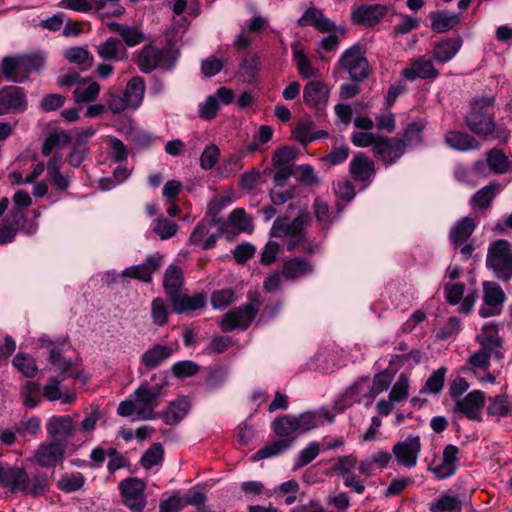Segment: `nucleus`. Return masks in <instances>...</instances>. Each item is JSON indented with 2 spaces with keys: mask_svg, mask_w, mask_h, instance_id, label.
Returning <instances> with one entry per match:
<instances>
[{
  "mask_svg": "<svg viewBox=\"0 0 512 512\" xmlns=\"http://www.w3.org/2000/svg\"><path fill=\"white\" fill-rule=\"evenodd\" d=\"M493 103L494 100L490 97L475 99L471 104L470 112L465 117V123L473 133L479 136H492L494 139L506 143L510 132L506 128L496 125L491 112Z\"/></svg>",
  "mask_w": 512,
  "mask_h": 512,
  "instance_id": "1",
  "label": "nucleus"
},
{
  "mask_svg": "<svg viewBox=\"0 0 512 512\" xmlns=\"http://www.w3.org/2000/svg\"><path fill=\"white\" fill-rule=\"evenodd\" d=\"M151 382L143 381L134 391V398L138 405V420H151L157 417L155 410L165 396L164 388L168 382L166 377L154 374Z\"/></svg>",
  "mask_w": 512,
  "mask_h": 512,
  "instance_id": "2",
  "label": "nucleus"
},
{
  "mask_svg": "<svg viewBox=\"0 0 512 512\" xmlns=\"http://www.w3.org/2000/svg\"><path fill=\"white\" fill-rule=\"evenodd\" d=\"M49 480L46 473L37 472L32 478L20 467H6L4 487L12 493L22 492L32 496L43 494L48 488Z\"/></svg>",
  "mask_w": 512,
  "mask_h": 512,
  "instance_id": "3",
  "label": "nucleus"
},
{
  "mask_svg": "<svg viewBox=\"0 0 512 512\" xmlns=\"http://www.w3.org/2000/svg\"><path fill=\"white\" fill-rule=\"evenodd\" d=\"M338 67L349 75L352 82L360 83L367 79L371 69L365 46L356 43L345 49L338 60Z\"/></svg>",
  "mask_w": 512,
  "mask_h": 512,
  "instance_id": "4",
  "label": "nucleus"
},
{
  "mask_svg": "<svg viewBox=\"0 0 512 512\" xmlns=\"http://www.w3.org/2000/svg\"><path fill=\"white\" fill-rule=\"evenodd\" d=\"M309 222L308 216H298L294 219L287 217L277 218L272 225L270 235L272 237L285 238L287 250L293 251L306 243L304 227Z\"/></svg>",
  "mask_w": 512,
  "mask_h": 512,
  "instance_id": "5",
  "label": "nucleus"
},
{
  "mask_svg": "<svg viewBox=\"0 0 512 512\" xmlns=\"http://www.w3.org/2000/svg\"><path fill=\"white\" fill-rule=\"evenodd\" d=\"M486 266L499 280L508 282L512 279V249L507 240L499 239L489 246Z\"/></svg>",
  "mask_w": 512,
  "mask_h": 512,
  "instance_id": "6",
  "label": "nucleus"
},
{
  "mask_svg": "<svg viewBox=\"0 0 512 512\" xmlns=\"http://www.w3.org/2000/svg\"><path fill=\"white\" fill-rule=\"evenodd\" d=\"M260 309V301L257 297L248 303L235 307L228 311L220 320L219 327L223 332L234 330H246L256 318Z\"/></svg>",
  "mask_w": 512,
  "mask_h": 512,
  "instance_id": "7",
  "label": "nucleus"
},
{
  "mask_svg": "<svg viewBox=\"0 0 512 512\" xmlns=\"http://www.w3.org/2000/svg\"><path fill=\"white\" fill-rule=\"evenodd\" d=\"M136 64L142 73H150L157 68L171 70L175 65V58L169 49L147 44L139 51Z\"/></svg>",
  "mask_w": 512,
  "mask_h": 512,
  "instance_id": "8",
  "label": "nucleus"
},
{
  "mask_svg": "<svg viewBox=\"0 0 512 512\" xmlns=\"http://www.w3.org/2000/svg\"><path fill=\"white\" fill-rule=\"evenodd\" d=\"M145 487V483L137 478H127L120 482L123 503L132 512H142L146 507Z\"/></svg>",
  "mask_w": 512,
  "mask_h": 512,
  "instance_id": "9",
  "label": "nucleus"
},
{
  "mask_svg": "<svg viewBox=\"0 0 512 512\" xmlns=\"http://www.w3.org/2000/svg\"><path fill=\"white\" fill-rule=\"evenodd\" d=\"M48 437L65 445L77 437V424L70 415L52 416L46 424Z\"/></svg>",
  "mask_w": 512,
  "mask_h": 512,
  "instance_id": "10",
  "label": "nucleus"
},
{
  "mask_svg": "<svg viewBox=\"0 0 512 512\" xmlns=\"http://www.w3.org/2000/svg\"><path fill=\"white\" fill-rule=\"evenodd\" d=\"M506 295L501 286L496 282L483 283V304L479 314L483 318L499 315L502 311Z\"/></svg>",
  "mask_w": 512,
  "mask_h": 512,
  "instance_id": "11",
  "label": "nucleus"
},
{
  "mask_svg": "<svg viewBox=\"0 0 512 512\" xmlns=\"http://www.w3.org/2000/svg\"><path fill=\"white\" fill-rule=\"evenodd\" d=\"M65 453L66 445L63 442L44 441L34 451V460L43 468H51L63 461Z\"/></svg>",
  "mask_w": 512,
  "mask_h": 512,
  "instance_id": "12",
  "label": "nucleus"
},
{
  "mask_svg": "<svg viewBox=\"0 0 512 512\" xmlns=\"http://www.w3.org/2000/svg\"><path fill=\"white\" fill-rule=\"evenodd\" d=\"M297 24L300 27L312 26L320 33L338 32L341 36L346 33L344 28H338L332 20L323 14L321 9L315 6L307 8L297 20Z\"/></svg>",
  "mask_w": 512,
  "mask_h": 512,
  "instance_id": "13",
  "label": "nucleus"
},
{
  "mask_svg": "<svg viewBox=\"0 0 512 512\" xmlns=\"http://www.w3.org/2000/svg\"><path fill=\"white\" fill-rule=\"evenodd\" d=\"M485 398L484 392L473 390L455 401L454 412L467 417L469 420L481 421Z\"/></svg>",
  "mask_w": 512,
  "mask_h": 512,
  "instance_id": "14",
  "label": "nucleus"
},
{
  "mask_svg": "<svg viewBox=\"0 0 512 512\" xmlns=\"http://www.w3.org/2000/svg\"><path fill=\"white\" fill-rule=\"evenodd\" d=\"M421 440L419 436L409 435L405 440L396 443L392 452L399 465L406 468H413L421 451Z\"/></svg>",
  "mask_w": 512,
  "mask_h": 512,
  "instance_id": "15",
  "label": "nucleus"
},
{
  "mask_svg": "<svg viewBox=\"0 0 512 512\" xmlns=\"http://www.w3.org/2000/svg\"><path fill=\"white\" fill-rule=\"evenodd\" d=\"M401 75L407 81L433 80L439 76V71L434 66L432 59L423 55L411 59L408 66L402 70Z\"/></svg>",
  "mask_w": 512,
  "mask_h": 512,
  "instance_id": "16",
  "label": "nucleus"
},
{
  "mask_svg": "<svg viewBox=\"0 0 512 512\" xmlns=\"http://www.w3.org/2000/svg\"><path fill=\"white\" fill-rule=\"evenodd\" d=\"M405 143L399 137L387 138L381 136L372 151L386 165L394 164L405 153Z\"/></svg>",
  "mask_w": 512,
  "mask_h": 512,
  "instance_id": "17",
  "label": "nucleus"
},
{
  "mask_svg": "<svg viewBox=\"0 0 512 512\" xmlns=\"http://www.w3.org/2000/svg\"><path fill=\"white\" fill-rule=\"evenodd\" d=\"M330 96V87L319 80L309 81L303 89L304 103L318 112L325 110Z\"/></svg>",
  "mask_w": 512,
  "mask_h": 512,
  "instance_id": "18",
  "label": "nucleus"
},
{
  "mask_svg": "<svg viewBox=\"0 0 512 512\" xmlns=\"http://www.w3.org/2000/svg\"><path fill=\"white\" fill-rule=\"evenodd\" d=\"M26 107V95L22 88L8 86L0 90V115L23 112Z\"/></svg>",
  "mask_w": 512,
  "mask_h": 512,
  "instance_id": "19",
  "label": "nucleus"
},
{
  "mask_svg": "<svg viewBox=\"0 0 512 512\" xmlns=\"http://www.w3.org/2000/svg\"><path fill=\"white\" fill-rule=\"evenodd\" d=\"M459 448L455 445H446L443 449L441 461L431 465L428 471L432 472L437 479H446L453 476L457 470Z\"/></svg>",
  "mask_w": 512,
  "mask_h": 512,
  "instance_id": "20",
  "label": "nucleus"
},
{
  "mask_svg": "<svg viewBox=\"0 0 512 512\" xmlns=\"http://www.w3.org/2000/svg\"><path fill=\"white\" fill-rule=\"evenodd\" d=\"M162 265V255L154 253L148 255L145 262L134 265L122 271V276L138 279L150 283L152 275L157 272Z\"/></svg>",
  "mask_w": 512,
  "mask_h": 512,
  "instance_id": "21",
  "label": "nucleus"
},
{
  "mask_svg": "<svg viewBox=\"0 0 512 512\" xmlns=\"http://www.w3.org/2000/svg\"><path fill=\"white\" fill-rule=\"evenodd\" d=\"M388 9L382 4L361 5L351 13L354 23L371 27L378 24L387 14Z\"/></svg>",
  "mask_w": 512,
  "mask_h": 512,
  "instance_id": "22",
  "label": "nucleus"
},
{
  "mask_svg": "<svg viewBox=\"0 0 512 512\" xmlns=\"http://www.w3.org/2000/svg\"><path fill=\"white\" fill-rule=\"evenodd\" d=\"M315 271L313 262L305 257L296 256L287 259L282 265V276L286 280L295 281L312 275Z\"/></svg>",
  "mask_w": 512,
  "mask_h": 512,
  "instance_id": "23",
  "label": "nucleus"
},
{
  "mask_svg": "<svg viewBox=\"0 0 512 512\" xmlns=\"http://www.w3.org/2000/svg\"><path fill=\"white\" fill-rule=\"evenodd\" d=\"M351 177L358 182H370L375 175L374 161L363 153H357L349 164Z\"/></svg>",
  "mask_w": 512,
  "mask_h": 512,
  "instance_id": "24",
  "label": "nucleus"
},
{
  "mask_svg": "<svg viewBox=\"0 0 512 512\" xmlns=\"http://www.w3.org/2000/svg\"><path fill=\"white\" fill-rule=\"evenodd\" d=\"M476 341L479 343L481 348L494 353L495 357H502L499 351L502 346V341L499 337L498 326L495 323L491 322L484 324L481 331L476 336Z\"/></svg>",
  "mask_w": 512,
  "mask_h": 512,
  "instance_id": "25",
  "label": "nucleus"
},
{
  "mask_svg": "<svg viewBox=\"0 0 512 512\" xmlns=\"http://www.w3.org/2000/svg\"><path fill=\"white\" fill-rule=\"evenodd\" d=\"M169 301L173 307V310L177 314L190 313L199 309H203L206 306V298L201 293L188 296L180 292L177 296L171 298Z\"/></svg>",
  "mask_w": 512,
  "mask_h": 512,
  "instance_id": "26",
  "label": "nucleus"
},
{
  "mask_svg": "<svg viewBox=\"0 0 512 512\" xmlns=\"http://www.w3.org/2000/svg\"><path fill=\"white\" fill-rule=\"evenodd\" d=\"M445 143L457 151L479 150L480 142L472 135L460 131H448L444 137Z\"/></svg>",
  "mask_w": 512,
  "mask_h": 512,
  "instance_id": "27",
  "label": "nucleus"
},
{
  "mask_svg": "<svg viewBox=\"0 0 512 512\" xmlns=\"http://www.w3.org/2000/svg\"><path fill=\"white\" fill-rule=\"evenodd\" d=\"M96 52L105 61H122L127 57V51L121 41L109 37L96 47Z\"/></svg>",
  "mask_w": 512,
  "mask_h": 512,
  "instance_id": "28",
  "label": "nucleus"
},
{
  "mask_svg": "<svg viewBox=\"0 0 512 512\" xmlns=\"http://www.w3.org/2000/svg\"><path fill=\"white\" fill-rule=\"evenodd\" d=\"M174 353L171 345L155 344L145 351L141 356V363L147 369H154L160 366L165 360L170 358Z\"/></svg>",
  "mask_w": 512,
  "mask_h": 512,
  "instance_id": "29",
  "label": "nucleus"
},
{
  "mask_svg": "<svg viewBox=\"0 0 512 512\" xmlns=\"http://www.w3.org/2000/svg\"><path fill=\"white\" fill-rule=\"evenodd\" d=\"M461 46V38H447L434 46L432 56L438 63L445 64L456 56Z\"/></svg>",
  "mask_w": 512,
  "mask_h": 512,
  "instance_id": "30",
  "label": "nucleus"
},
{
  "mask_svg": "<svg viewBox=\"0 0 512 512\" xmlns=\"http://www.w3.org/2000/svg\"><path fill=\"white\" fill-rule=\"evenodd\" d=\"M183 282L182 269L176 265H169L163 278V287L169 300L181 292Z\"/></svg>",
  "mask_w": 512,
  "mask_h": 512,
  "instance_id": "31",
  "label": "nucleus"
},
{
  "mask_svg": "<svg viewBox=\"0 0 512 512\" xmlns=\"http://www.w3.org/2000/svg\"><path fill=\"white\" fill-rule=\"evenodd\" d=\"M1 68L3 75L11 82L21 83L28 78L21 56L3 58Z\"/></svg>",
  "mask_w": 512,
  "mask_h": 512,
  "instance_id": "32",
  "label": "nucleus"
},
{
  "mask_svg": "<svg viewBox=\"0 0 512 512\" xmlns=\"http://www.w3.org/2000/svg\"><path fill=\"white\" fill-rule=\"evenodd\" d=\"M100 93V85L89 77L83 79L81 84L73 91V100L77 104H87L95 101Z\"/></svg>",
  "mask_w": 512,
  "mask_h": 512,
  "instance_id": "33",
  "label": "nucleus"
},
{
  "mask_svg": "<svg viewBox=\"0 0 512 512\" xmlns=\"http://www.w3.org/2000/svg\"><path fill=\"white\" fill-rule=\"evenodd\" d=\"M272 430L279 438H291L292 444L296 440V437L300 435L296 424V416L294 415H283L277 417L272 422Z\"/></svg>",
  "mask_w": 512,
  "mask_h": 512,
  "instance_id": "34",
  "label": "nucleus"
},
{
  "mask_svg": "<svg viewBox=\"0 0 512 512\" xmlns=\"http://www.w3.org/2000/svg\"><path fill=\"white\" fill-rule=\"evenodd\" d=\"M210 228L211 225L206 222L197 224L190 235L189 243L203 250L213 248L217 242L218 234H211L205 238L209 234Z\"/></svg>",
  "mask_w": 512,
  "mask_h": 512,
  "instance_id": "35",
  "label": "nucleus"
},
{
  "mask_svg": "<svg viewBox=\"0 0 512 512\" xmlns=\"http://www.w3.org/2000/svg\"><path fill=\"white\" fill-rule=\"evenodd\" d=\"M501 186L498 182H491L488 185L480 188L471 198L470 205L473 208L488 209L500 192Z\"/></svg>",
  "mask_w": 512,
  "mask_h": 512,
  "instance_id": "36",
  "label": "nucleus"
},
{
  "mask_svg": "<svg viewBox=\"0 0 512 512\" xmlns=\"http://www.w3.org/2000/svg\"><path fill=\"white\" fill-rule=\"evenodd\" d=\"M475 228L476 222L473 218L463 217L450 229L449 239L454 244H462L470 238Z\"/></svg>",
  "mask_w": 512,
  "mask_h": 512,
  "instance_id": "37",
  "label": "nucleus"
},
{
  "mask_svg": "<svg viewBox=\"0 0 512 512\" xmlns=\"http://www.w3.org/2000/svg\"><path fill=\"white\" fill-rule=\"evenodd\" d=\"M190 402L187 398L182 397L173 401L163 412L162 418L167 425H175L179 423L188 413Z\"/></svg>",
  "mask_w": 512,
  "mask_h": 512,
  "instance_id": "38",
  "label": "nucleus"
},
{
  "mask_svg": "<svg viewBox=\"0 0 512 512\" xmlns=\"http://www.w3.org/2000/svg\"><path fill=\"white\" fill-rule=\"evenodd\" d=\"M431 28L436 33H444L459 23V15L450 11L433 12L430 15Z\"/></svg>",
  "mask_w": 512,
  "mask_h": 512,
  "instance_id": "39",
  "label": "nucleus"
},
{
  "mask_svg": "<svg viewBox=\"0 0 512 512\" xmlns=\"http://www.w3.org/2000/svg\"><path fill=\"white\" fill-rule=\"evenodd\" d=\"M145 93V82L140 76L132 77L125 88L124 96L130 108L136 109L143 101Z\"/></svg>",
  "mask_w": 512,
  "mask_h": 512,
  "instance_id": "40",
  "label": "nucleus"
},
{
  "mask_svg": "<svg viewBox=\"0 0 512 512\" xmlns=\"http://www.w3.org/2000/svg\"><path fill=\"white\" fill-rule=\"evenodd\" d=\"M292 447L291 438H279L272 441L261 449H259L254 455H252V461H258L266 458L278 456Z\"/></svg>",
  "mask_w": 512,
  "mask_h": 512,
  "instance_id": "41",
  "label": "nucleus"
},
{
  "mask_svg": "<svg viewBox=\"0 0 512 512\" xmlns=\"http://www.w3.org/2000/svg\"><path fill=\"white\" fill-rule=\"evenodd\" d=\"M486 164L493 174L501 175L511 170V163L503 151L492 148L486 153Z\"/></svg>",
  "mask_w": 512,
  "mask_h": 512,
  "instance_id": "42",
  "label": "nucleus"
},
{
  "mask_svg": "<svg viewBox=\"0 0 512 512\" xmlns=\"http://www.w3.org/2000/svg\"><path fill=\"white\" fill-rule=\"evenodd\" d=\"M512 412V404L504 395L488 398L487 414L496 420L507 417Z\"/></svg>",
  "mask_w": 512,
  "mask_h": 512,
  "instance_id": "43",
  "label": "nucleus"
},
{
  "mask_svg": "<svg viewBox=\"0 0 512 512\" xmlns=\"http://www.w3.org/2000/svg\"><path fill=\"white\" fill-rule=\"evenodd\" d=\"M392 383V375L388 371L377 373L373 377L372 385L366 395V406L371 405L373 399L380 393L387 391Z\"/></svg>",
  "mask_w": 512,
  "mask_h": 512,
  "instance_id": "44",
  "label": "nucleus"
},
{
  "mask_svg": "<svg viewBox=\"0 0 512 512\" xmlns=\"http://www.w3.org/2000/svg\"><path fill=\"white\" fill-rule=\"evenodd\" d=\"M292 52L299 74L305 79L315 76L316 69L313 68L310 59L300 49L298 43L292 45Z\"/></svg>",
  "mask_w": 512,
  "mask_h": 512,
  "instance_id": "45",
  "label": "nucleus"
},
{
  "mask_svg": "<svg viewBox=\"0 0 512 512\" xmlns=\"http://www.w3.org/2000/svg\"><path fill=\"white\" fill-rule=\"evenodd\" d=\"M164 460V448L161 443H153L143 454L140 464L149 470L154 466L162 465Z\"/></svg>",
  "mask_w": 512,
  "mask_h": 512,
  "instance_id": "46",
  "label": "nucleus"
},
{
  "mask_svg": "<svg viewBox=\"0 0 512 512\" xmlns=\"http://www.w3.org/2000/svg\"><path fill=\"white\" fill-rule=\"evenodd\" d=\"M85 483V477L80 473L63 475L57 482V487L65 493H72L80 490Z\"/></svg>",
  "mask_w": 512,
  "mask_h": 512,
  "instance_id": "47",
  "label": "nucleus"
},
{
  "mask_svg": "<svg viewBox=\"0 0 512 512\" xmlns=\"http://www.w3.org/2000/svg\"><path fill=\"white\" fill-rule=\"evenodd\" d=\"M446 373L447 369L445 367H440L435 370L426 380V383L420 392L430 394L440 393L444 386Z\"/></svg>",
  "mask_w": 512,
  "mask_h": 512,
  "instance_id": "48",
  "label": "nucleus"
},
{
  "mask_svg": "<svg viewBox=\"0 0 512 512\" xmlns=\"http://www.w3.org/2000/svg\"><path fill=\"white\" fill-rule=\"evenodd\" d=\"M424 129V124L420 121H413L407 125L405 130L403 131L402 137L405 143V148L407 146H416L422 143V131Z\"/></svg>",
  "mask_w": 512,
  "mask_h": 512,
  "instance_id": "49",
  "label": "nucleus"
},
{
  "mask_svg": "<svg viewBox=\"0 0 512 512\" xmlns=\"http://www.w3.org/2000/svg\"><path fill=\"white\" fill-rule=\"evenodd\" d=\"M168 306L162 298H155L151 302V318L153 324L162 327L168 323Z\"/></svg>",
  "mask_w": 512,
  "mask_h": 512,
  "instance_id": "50",
  "label": "nucleus"
},
{
  "mask_svg": "<svg viewBox=\"0 0 512 512\" xmlns=\"http://www.w3.org/2000/svg\"><path fill=\"white\" fill-rule=\"evenodd\" d=\"M461 502L458 497L443 495L430 504L431 512H454L459 511Z\"/></svg>",
  "mask_w": 512,
  "mask_h": 512,
  "instance_id": "51",
  "label": "nucleus"
},
{
  "mask_svg": "<svg viewBox=\"0 0 512 512\" xmlns=\"http://www.w3.org/2000/svg\"><path fill=\"white\" fill-rule=\"evenodd\" d=\"M14 367L25 377H33L37 373V366L33 357L18 353L13 359Z\"/></svg>",
  "mask_w": 512,
  "mask_h": 512,
  "instance_id": "52",
  "label": "nucleus"
},
{
  "mask_svg": "<svg viewBox=\"0 0 512 512\" xmlns=\"http://www.w3.org/2000/svg\"><path fill=\"white\" fill-rule=\"evenodd\" d=\"M66 59L78 65H84L83 69L89 68L93 64V57L89 51L82 47H73L65 52Z\"/></svg>",
  "mask_w": 512,
  "mask_h": 512,
  "instance_id": "53",
  "label": "nucleus"
},
{
  "mask_svg": "<svg viewBox=\"0 0 512 512\" xmlns=\"http://www.w3.org/2000/svg\"><path fill=\"white\" fill-rule=\"evenodd\" d=\"M409 388L410 386L408 376L404 373H401L395 384L392 386V389L389 393V398L391 401L399 403L408 397Z\"/></svg>",
  "mask_w": 512,
  "mask_h": 512,
  "instance_id": "54",
  "label": "nucleus"
},
{
  "mask_svg": "<svg viewBox=\"0 0 512 512\" xmlns=\"http://www.w3.org/2000/svg\"><path fill=\"white\" fill-rule=\"evenodd\" d=\"M228 220L239 231L251 232L253 230L252 220L242 208L234 209L230 213Z\"/></svg>",
  "mask_w": 512,
  "mask_h": 512,
  "instance_id": "55",
  "label": "nucleus"
},
{
  "mask_svg": "<svg viewBox=\"0 0 512 512\" xmlns=\"http://www.w3.org/2000/svg\"><path fill=\"white\" fill-rule=\"evenodd\" d=\"M357 463L358 461L353 455L341 456L335 459L331 470L344 478L352 474L351 472L357 467Z\"/></svg>",
  "mask_w": 512,
  "mask_h": 512,
  "instance_id": "56",
  "label": "nucleus"
},
{
  "mask_svg": "<svg viewBox=\"0 0 512 512\" xmlns=\"http://www.w3.org/2000/svg\"><path fill=\"white\" fill-rule=\"evenodd\" d=\"M178 230L176 222L160 217L155 220L153 231L163 240L173 237Z\"/></svg>",
  "mask_w": 512,
  "mask_h": 512,
  "instance_id": "57",
  "label": "nucleus"
},
{
  "mask_svg": "<svg viewBox=\"0 0 512 512\" xmlns=\"http://www.w3.org/2000/svg\"><path fill=\"white\" fill-rule=\"evenodd\" d=\"M322 422L318 421L317 413L306 411L296 416V424L300 434L307 433L318 427Z\"/></svg>",
  "mask_w": 512,
  "mask_h": 512,
  "instance_id": "58",
  "label": "nucleus"
},
{
  "mask_svg": "<svg viewBox=\"0 0 512 512\" xmlns=\"http://www.w3.org/2000/svg\"><path fill=\"white\" fill-rule=\"evenodd\" d=\"M235 292L232 288L214 291L211 295V304L214 309H225L234 301Z\"/></svg>",
  "mask_w": 512,
  "mask_h": 512,
  "instance_id": "59",
  "label": "nucleus"
},
{
  "mask_svg": "<svg viewBox=\"0 0 512 512\" xmlns=\"http://www.w3.org/2000/svg\"><path fill=\"white\" fill-rule=\"evenodd\" d=\"M492 356H494V353L480 347L468 358L467 364L473 370L487 369L490 365V358Z\"/></svg>",
  "mask_w": 512,
  "mask_h": 512,
  "instance_id": "60",
  "label": "nucleus"
},
{
  "mask_svg": "<svg viewBox=\"0 0 512 512\" xmlns=\"http://www.w3.org/2000/svg\"><path fill=\"white\" fill-rule=\"evenodd\" d=\"M320 453V447L317 442H311L308 446L299 452L298 460L293 470H298L312 462Z\"/></svg>",
  "mask_w": 512,
  "mask_h": 512,
  "instance_id": "61",
  "label": "nucleus"
},
{
  "mask_svg": "<svg viewBox=\"0 0 512 512\" xmlns=\"http://www.w3.org/2000/svg\"><path fill=\"white\" fill-rule=\"evenodd\" d=\"M71 138L68 133L60 132L51 134L47 137L42 145V154L49 156L52 151L60 146V144H68Z\"/></svg>",
  "mask_w": 512,
  "mask_h": 512,
  "instance_id": "62",
  "label": "nucleus"
},
{
  "mask_svg": "<svg viewBox=\"0 0 512 512\" xmlns=\"http://www.w3.org/2000/svg\"><path fill=\"white\" fill-rule=\"evenodd\" d=\"M294 174L296 179L308 186H316L319 184V178L317 177L313 167L309 164H302L295 168Z\"/></svg>",
  "mask_w": 512,
  "mask_h": 512,
  "instance_id": "63",
  "label": "nucleus"
},
{
  "mask_svg": "<svg viewBox=\"0 0 512 512\" xmlns=\"http://www.w3.org/2000/svg\"><path fill=\"white\" fill-rule=\"evenodd\" d=\"M314 129L315 126L312 121H300L295 129V137L300 143L306 145L315 140Z\"/></svg>",
  "mask_w": 512,
  "mask_h": 512,
  "instance_id": "64",
  "label": "nucleus"
}]
</instances>
